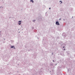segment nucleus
<instances>
[{
	"label": "nucleus",
	"mask_w": 75,
	"mask_h": 75,
	"mask_svg": "<svg viewBox=\"0 0 75 75\" xmlns=\"http://www.w3.org/2000/svg\"><path fill=\"white\" fill-rule=\"evenodd\" d=\"M56 24L57 25H59V22H58V21H57L56 23Z\"/></svg>",
	"instance_id": "f257e3e1"
},
{
	"label": "nucleus",
	"mask_w": 75,
	"mask_h": 75,
	"mask_svg": "<svg viewBox=\"0 0 75 75\" xmlns=\"http://www.w3.org/2000/svg\"><path fill=\"white\" fill-rule=\"evenodd\" d=\"M14 46H11V48H14Z\"/></svg>",
	"instance_id": "f03ea898"
},
{
	"label": "nucleus",
	"mask_w": 75,
	"mask_h": 75,
	"mask_svg": "<svg viewBox=\"0 0 75 75\" xmlns=\"http://www.w3.org/2000/svg\"><path fill=\"white\" fill-rule=\"evenodd\" d=\"M30 1L31 2H32V3H34V1H33V0H31Z\"/></svg>",
	"instance_id": "7ed1b4c3"
},
{
	"label": "nucleus",
	"mask_w": 75,
	"mask_h": 75,
	"mask_svg": "<svg viewBox=\"0 0 75 75\" xmlns=\"http://www.w3.org/2000/svg\"><path fill=\"white\" fill-rule=\"evenodd\" d=\"M33 22H34L35 21V20H33Z\"/></svg>",
	"instance_id": "20e7f679"
},
{
	"label": "nucleus",
	"mask_w": 75,
	"mask_h": 75,
	"mask_svg": "<svg viewBox=\"0 0 75 75\" xmlns=\"http://www.w3.org/2000/svg\"><path fill=\"white\" fill-rule=\"evenodd\" d=\"M21 24V23H19L18 24L19 25H20V24Z\"/></svg>",
	"instance_id": "39448f33"
},
{
	"label": "nucleus",
	"mask_w": 75,
	"mask_h": 75,
	"mask_svg": "<svg viewBox=\"0 0 75 75\" xmlns=\"http://www.w3.org/2000/svg\"><path fill=\"white\" fill-rule=\"evenodd\" d=\"M21 21H19L18 22V23H21Z\"/></svg>",
	"instance_id": "423d86ee"
},
{
	"label": "nucleus",
	"mask_w": 75,
	"mask_h": 75,
	"mask_svg": "<svg viewBox=\"0 0 75 75\" xmlns=\"http://www.w3.org/2000/svg\"><path fill=\"white\" fill-rule=\"evenodd\" d=\"M60 2H61V3H62V2L61 1H60Z\"/></svg>",
	"instance_id": "0eeeda50"
},
{
	"label": "nucleus",
	"mask_w": 75,
	"mask_h": 75,
	"mask_svg": "<svg viewBox=\"0 0 75 75\" xmlns=\"http://www.w3.org/2000/svg\"><path fill=\"white\" fill-rule=\"evenodd\" d=\"M49 9H50H50H51V8H50Z\"/></svg>",
	"instance_id": "6e6552de"
},
{
	"label": "nucleus",
	"mask_w": 75,
	"mask_h": 75,
	"mask_svg": "<svg viewBox=\"0 0 75 75\" xmlns=\"http://www.w3.org/2000/svg\"><path fill=\"white\" fill-rule=\"evenodd\" d=\"M59 20H61V18H60Z\"/></svg>",
	"instance_id": "1a4fd4ad"
},
{
	"label": "nucleus",
	"mask_w": 75,
	"mask_h": 75,
	"mask_svg": "<svg viewBox=\"0 0 75 75\" xmlns=\"http://www.w3.org/2000/svg\"><path fill=\"white\" fill-rule=\"evenodd\" d=\"M14 49H16V48H15V47H14Z\"/></svg>",
	"instance_id": "9d476101"
},
{
	"label": "nucleus",
	"mask_w": 75,
	"mask_h": 75,
	"mask_svg": "<svg viewBox=\"0 0 75 75\" xmlns=\"http://www.w3.org/2000/svg\"><path fill=\"white\" fill-rule=\"evenodd\" d=\"M64 47H63V48H64Z\"/></svg>",
	"instance_id": "9b49d317"
},
{
	"label": "nucleus",
	"mask_w": 75,
	"mask_h": 75,
	"mask_svg": "<svg viewBox=\"0 0 75 75\" xmlns=\"http://www.w3.org/2000/svg\"><path fill=\"white\" fill-rule=\"evenodd\" d=\"M53 62H54V60H53Z\"/></svg>",
	"instance_id": "f8f14e48"
}]
</instances>
